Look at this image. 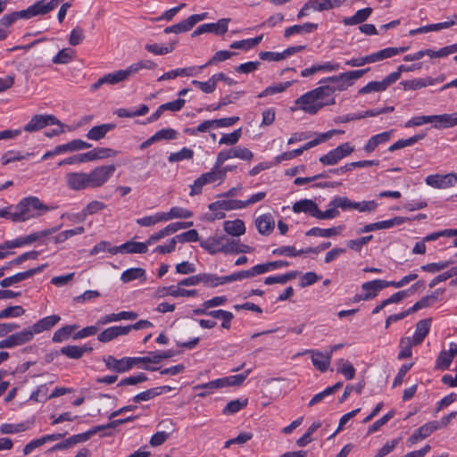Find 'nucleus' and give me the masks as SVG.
Masks as SVG:
<instances>
[{"mask_svg":"<svg viewBox=\"0 0 457 457\" xmlns=\"http://www.w3.org/2000/svg\"><path fill=\"white\" fill-rule=\"evenodd\" d=\"M115 170V166L112 164L98 166L88 173L70 172L65 176L66 185L73 191L100 187L109 180Z\"/></svg>","mask_w":457,"mask_h":457,"instance_id":"nucleus-1","label":"nucleus"},{"mask_svg":"<svg viewBox=\"0 0 457 457\" xmlns=\"http://www.w3.org/2000/svg\"><path fill=\"white\" fill-rule=\"evenodd\" d=\"M50 210L51 208L44 204L38 197H25L14 206L12 221L24 222L30 219L38 218Z\"/></svg>","mask_w":457,"mask_h":457,"instance_id":"nucleus-2","label":"nucleus"},{"mask_svg":"<svg viewBox=\"0 0 457 457\" xmlns=\"http://www.w3.org/2000/svg\"><path fill=\"white\" fill-rule=\"evenodd\" d=\"M369 71L370 68L346 71L337 76L326 78L320 80V83H329L332 85L334 91H343L345 90L348 86H351L354 80L361 78Z\"/></svg>","mask_w":457,"mask_h":457,"instance_id":"nucleus-3","label":"nucleus"},{"mask_svg":"<svg viewBox=\"0 0 457 457\" xmlns=\"http://www.w3.org/2000/svg\"><path fill=\"white\" fill-rule=\"evenodd\" d=\"M250 373L251 370H247L241 374L232 375L222 378H218L205 384L196 385L194 386V389H218L226 386H239L244 383Z\"/></svg>","mask_w":457,"mask_h":457,"instance_id":"nucleus-4","label":"nucleus"},{"mask_svg":"<svg viewBox=\"0 0 457 457\" xmlns=\"http://www.w3.org/2000/svg\"><path fill=\"white\" fill-rule=\"evenodd\" d=\"M295 104H296L297 107H291L292 111H296L299 109L308 114L314 115L327 104L320 101L317 96L312 94V91H309L298 97L295 101Z\"/></svg>","mask_w":457,"mask_h":457,"instance_id":"nucleus-5","label":"nucleus"},{"mask_svg":"<svg viewBox=\"0 0 457 457\" xmlns=\"http://www.w3.org/2000/svg\"><path fill=\"white\" fill-rule=\"evenodd\" d=\"M216 181H224V174L220 172L219 169H215V166L213 165V168L209 172L202 174L194 181V184L190 186L191 190L189 195L191 196L200 195L204 185L214 183Z\"/></svg>","mask_w":457,"mask_h":457,"instance_id":"nucleus-6","label":"nucleus"},{"mask_svg":"<svg viewBox=\"0 0 457 457\" xmlns=\"http://www.w3.org/2000/svg\"><path fill=\"white\" fill-rule=\"evenodd\" d=\"M62 0H39L27 9L22 10L24 19H30L37 15H45L54 10Z\"/></svg>","mask_w":457,"mask_h":457,"instance_id":"nucleus-7","label":"nucleus"},{"mask_svg":"<svg viewBox=\"0 0 457 457\" xmlns=\"http://www.w3.org/2000/svg\"><path fill=\"white\" fill-rule=\"evenodd\" d=\"M49 125L63 127V124L52 114H37L31 118L28 124L25 125L24 130L27 132H35Z\"/></svg>","mask_w":457,"mask_h":457,"instance_id":"nucleus-8","label":"nucleus"},{"mask_svg":"<svg viewBox=\"0 0 457 457\" xmlns=\"http://www.w3.org/2000/svg\"><path fill=\"white\" fill-rule=\"evenodd\" d=\"M209 210L214 213L209 220H221L225 217L223 211L241 209L240 200H219L209 204Z\"/></svg>","mask_w":457,"mask_h":457,"instance_id":"nucleus-9","label":"nucleus"},{"mask_svg":"<svg viewBox=\"0 0 457 457\" xmlns=\"http://www.w3.org/2000/svg\"><path fill=\"white\" fill-rule=\"evenodd\" d=\"M131 77L129 67L101 77L96 83L91 85V90L96 91L104 84L115 85Z\"/></svg>","mask_w":457,"mask_h":457,"instance_id":"nucleus-10","label":"nucleus"},{"mask_svg":"<svg viewBox=\"0 0 457 457\" xmlns=\"http://www.w3.org/2000/svg\"><path fill=\"white\" fill-rule=\"evenodd\" d=\"M229 19H220L216 23H205L199 26L193 31L192 37H196L204 33H214L223 35L228 31Z\"/></svg>","mask_w":457,"mask_h":457,"instance_id":"nucleus-11","label":"nucleus"},{"mask_svg":"<svg viewBox=\"0 0 457 457\" xmlns=\"http://www.w3.org/2000/svg\"><path fill=\"white\" fill-rule=\"evenodd\" d=\"M147 251L148 245L146 241L145 243L128 241L119 246H113L108 249V252L112 254L117 253H145Z\"/></svg>","mask_w":457,"mask_h":457,"instance_id":"nucleus-12","label":"nucleus"},{"mask_svg":"<svg viewBox=\"0 0 457 457\" xmlns=\"http://www.w3.org/2000/svg\"><path fill=\"white\" fill-rule=\"evenodd\" d=\"M456 182L457 175L455 173H448L445 175L435 174L426 178V183L436 188H446L453 186Z\"/></svg>","mask_w":457,"mask_h":457,"instance_id":"nucleus-13","label":"nucleus"},{"mask_svg":"<svg viewBox=\"0 0 457 457\" xmlns=\"http://www.w3.org/2000/svg\"><path fill=\"white\" fill-rule=\"evenodd\" d=\"M437 430V421L433 420L428 422L418 429L408 438L407 444L409 446L415 445L419 440H422L429 436L434 431Z\"/></svg>","mask_w":457,"mask_h":457,"instance_id":"nucleus-14","label":"nucleus"},{"mask_svg":"<svg viewBox=\"0 0 457 457\" xmlns=\"http://www.w3.org/2000/svg\"><path fill=\"white\" fill-rule=\"evenodd\" d=\"M104 361L107 369L112 371L124 373L131 370L129 357H123L118 360L112 355H108L104 358Z\"/></svg>","mask_w":457,"mask_h":457,"instance_id":"nucleus-15","label":"nucleus"},{"mask_svg":"<svg viewBox=\"0 0 457 457\" xmlns=\"http://www.w3.org/2000/svg\"><path fill=\"white\" fill-rule=\"evenodd\" d=\"M387 281L382 279H375L372 281L365 282L361 285V289L364 292V300L374 298L378 292L387 287Z\"/></svg>","mask_w":457,"mask_h":457,"instance_id":"nucleus-16","label":"nucleus"},{"mask_svg":"<svg viewBox=\"0 0 457 457\" xmlns=\"http://www.w3.org/2000/svg\"><path fill=\"white\" fill-rule=\"evenodd\" d=\"M307 352L312 354V361L316 369L321 372H325L328 369L331 361V353L324 354L319 351L313 350Z\"/></svg>","mask_w":457,"mask_h":457,"instance_id":"nucleus-17","label":"nucleus"},{"mask_svg":"<svg viewBox=\"0 0 457 457\" xmlns=\"http://www.w3.org/2000/svg\"><path fill=\"white\" fill-rule=\"evenodd\" d=\"M118 151L112 148L96 147L91 151L84 153V157L86 158L87 162H92L95 160L114 157L118 155Z\"/></svg>","mask_w":457,"mask_h":457,"instance_id":"nucleus-18","label":"nucleus"},{"mask_svg":"<svg viewBox=\"0 0 457 457\" xmlns=\"http://www.w3.org/2000/svg\"><path fill=\"white\" fill-rule=\"evenodd\" d=\"M157 295L160 297L171 295L174 297H190L197 295L196 290H187L183 288H175L173 286L160 287L157 290Z\"/></svg>","mask_w":457,"mask_h":457,"instance_id":"nucleus-19","label":"nucleus"},{"mask_svg":"<svg viewBox=\"0 0 457 457\" xmlns=\"http://www.w3.org/2000/svg\"><path fill=\"white\" fill-rule=\"evenodd\" d=\"M128 334V328L125 326H114L110 327L101 332L97 339L102 343H107L109 341L113 340L119 336H123Z\"/></svg>","mask_w":457,"mask_h":457,"instance_id":"nucleus-20","label":"nucleus"},{"mask_svg":"<svg viewBox=\"0 0 457 457\" xmlns=\"http://www.w3.org/2000/svg\"><path fill=\"white\" fill-rule=\"evenodd\" d=\"M258 232L262 235H270L275 227V220L270 214H263L255 220Z\"/></svg>","mask_w":457,"mask_h":457,"instance_id":"nucleus-21","label":"nucleus"},{"mask_svg":"<svg viewBox=\"0 0 457 457\" xmlns=\"http://www.w3.org/2000/svg\"><path fill=\"white\" fill-rule=\"evenodd\" d=\"M317 209L318 204L311 199H303L297 201L293 204L292 207L293 212L295 213L304 212L314 218L316 216Z\"/></svg>","mask_w":457,"mask_h":457,"instance_id":"nucleus-22","label":"nucleus"},{"mask_svg":"<svg viewBox=\"0 0 457 457\" xmlns=\"http://www.w3.org/2000/svg\"><path fill=\"white\" fill-rule=\"evenodd\" d=\"M430 325V319H424L417 322L415 334L412 337L414 345H419L423 342L429 332Z\"/></svg>","mask_w":457,"mask_h":457,"instance_id":"nucleus-23","label":"nucleus"},{"mask_svg":"<svg viewBox=\"0 0 457 457\" xmlns=\"http://www.w3.org/2000/svg\"><path fill=\"white\" fill-rule=\"evenodd\" d=\"M93 350L92 346L85 345L83 346L78 345H66L61 348L60 353L71 359H79L85 353H89Z\"/></svg>","mask_w":457,"mask_h":457,"instance_id":"nucleus-24","label":"nucleus"},{"mask_svg":"<svg viewBox=\"0 0 457 457\" xmlns=\"http://www.w3.org/2000/svg\"><path fill=\"white\" fill-rule=\"evenodd\" d=\"M60 320L61 318L58 315H50L39 320L31 328L35 334H39L54 327Z\"/></svg>","mask_w":457,"mask_h":457,"instance_id":"nucleus-25","label":"nucleus"},{"mask_svg":"<svg viewBox=\"0 0 457 457\" xmlns=\"http://www.w3.org/2000/svg\"><path fill=\"white\" fill-rule=\"evenodd\" d=\"M115 128L113 123H105L98 126H94L87 133V137L90 140L98 141L104 138L106 134Z\"/></svg>","mask_w":457,"mask_h":457,"instance_id":"nucleus-26","label":"nucleus"},{"mask_svg":"<svg viewBox=\"0 0 457 457\" xmlns=\"http://www.w3.org/2000/svg\"><path fill=\"white\" fill-rule=\"evenodd\" d=\"M392 134L393 130H389L372 136L364 146L365 152L372 153L378 145L388 142Z\"/></svg>","mask_w":457,"mask_h":457,"instance_id":"nucleus-27","label":"nucleus"},{"mask_svg":"<svg viewBox=\"0 0 457 457\" xmlns=\"http://www.w3.org/2000/svg\"><path fill=\"white\" fill-rule=\"evenodd\" d=\"M225 239V237H212L201 241L200 245L211 254H216L221 253V245H223Z\"/></svg>","mask_w":457,"mask_h":457,"instance_id":"nucleus-28","label":"nucleus"},{"mask_svg":"<svg viewBox=\"0 0 457 457\" xmlns=\"http://www.w3.org/2000/svg\"><path fill=\"white\" fill-rule=\"evenodd\" d=\"M371 13H372V8L366 7V8L357 11L355 12V14L351 17L344 18L343 22L346 26L361 24L363 21H365L370 17V15Z\"/></svg>","mask_w":457,"mask_h":457,"instance_id":"nucleus-29","label":"nucleus"},{"mask_svg":"<svg viewBox=\"0 0 457 457\" xmlns=\"http://www.w3.org/2000/svg\"><path fill=\"white\" fill-rule=\"evenodd\" d=\"M434 127L436 129H447L457 125L456 113H445L434 115Z\"/></svg>","mask_w":457,"mask_h":457,"instance_id":"nucleus-30","label":"nucleus"},{"mask_svg":"<svg viewBox=\"0 0 457 457\" xmlns=\"http://www.w3.org/2000/svg\"><path fill=\"white\" fill-rule=\"evenodd\" d=\"M343 226L332 227L329 228H312L309 229L305 235L308 237H330L333 236H337L343 230Z\"/></svg>","mask_w":457,"mask_h":457,"instance_id":"nucleus-31","label":"nucleus"},{"mask_svg":"<svg viewBox=\"0 0 457 457\" xmlns=\"http://www.w3.org/2000/svg\"><path fill=\"white\" fill-rule=\"evenodd\" d=\"M224 230L234 237H239L244 235L245 232V226L243 220H227L223 223Z\"/></svg>","mask_w":457,"mask_h":457,"instance_id":"nucleus-32","label":"nucleus"},{"mask_svg":"<svg viewBox=\"0 0 457 457\" xmlns=\"http://www.w3.org/2000/svg\"><path fill=\"white\" fill-rule=\"evenodd\" d=\"M318 28L317 23L306 22L302 25H294L285 29V37H289L294 34L312 33Z\"/></svg>","mask_w":457,"mask_h":457,"instance_id":"nucleus-33","label":"nucleus"},{"mask_svg":"<svg viewBox=\"0 0 457 457\" xmlns=\"http://www.w3.org/2000/svg\"><path fill=\"white\" fill-rule=\"evenodd\" d=\"M406 47H387L371 54L373 62L390 58L406 51Z\"/></svg>","mask_w":457,"mask_h":457,"instance_id":"nucleus-34","label":"nucleus"},{"mask_svg":"<svg viewBox=\"0 0 457 457\" xmlns=\"http://www.w3.org/2000/svg\"><path fill=\"white\" fill-rule=\"evenodd\" d=\"M439 293H442V291L437 289L435 293L422 297L420 300L416 302L413 306L409 308L408 311L411 314L420 309L428 307L429 305H431L432 303H434L437 301V295Z\"/></svg>","mask_w":457,"mask_h":457,"instance_id":"nucleus-35","label":"nucleus"},{"mask_svg":"<svg viewBox=\"0 0 457 457\" xmlns=\"http://www.w3.org/2000/svg\"><path fill=\"white\" fill-rule=\"evenodd\" d=\"M432 78L426 77L422 79H414L410 80L402 81L401 84L404 90H417L428 86H431Z\"/></svg>","mask_w":457,"mask_h":457,"instance_id":"nucleus-36","label":"nucleus"},{"mask_svg":"<svg viewBox=\"0 0 457 457\" xmlns=\"http://www.w3.org/2000/svg\"><path fill=\"white\" fill-rule=\"evenodd\" d=\"M123 283H129L135 279H145V270L142 268H131L125 270L120 277Z\"/></svg>","mask_w":457,"mask_h":457,"instance_id":"nucleus-37","label":"nucleus"},{"mask_svg":"<svg viewBox=\"0 0 457 457\" xmlns=\"http://www.w3.org/2000/svg\"><path fill=\"white\" fill-rule=\"evenodd\" d=\"M425 137V134H417L406 139H400L391 145L388 148V151L394 152L406 146H410L417 143L418 141L423 139Z\"/></svg>","mask_w":457,"mask_h":457,"instance_id":"nucleus-38","label":"nucleus"},{"mask_svg":"<svg viewBox=\"0 0 457 457\" xmlns=\"http://www.w3.org/2000/svg\"><path fill=\"white\" fill-rule=\"evenodd\" d=\"M47 266H48L47 263H44V264L39 265V266H37L36 268H32V269H29L28 270H25V271L15 273L14 275H12L15 284L20 283V282H21V281H23L25 279H28V278L33 277L34 275H36L37 273H40Z\"/></svg>","mask_w":457,"mask_h":457,"instance_id":"nucleus-39","label":"nucleus"},{"mask_svg":"<svg viewBox=\"0 0 457 457\" xmlns=\"http://www.w3.org/2000/svg\"><path fill=\"white\" fill-rule=\"evenodd\" d=\"M331 205H334L337 210L338 208L343 211L355 210V207H358V202H353L345 196H336L331 201Z\"/></svg>","mask_w":457,"mask_h":457,"instance_id":"nucleus-40","label":"nucleus"},{"mask_svg":"<svg viewBox=\"0 0 457 457\" xmlns=\"http://www.w3.org/2000/svg\"><path fill=\"white\" fill-rule=\"evenodd\" d=\"M337 372L345 376L347 380H351L355 376L354 367L346 360L340 359L337 361Z\"/></svg>","mask_w":457,"mask_h":457,"instance_id":"nucleus-41","label":"nucleus"},{"mask_svg":"<svg viewBox=\"0 0 457 457\" xmlns=\"http://www.w3.org/2000/svg\"><path fill=\"white\" fill-rule=\"evenodd\" d=\"M343 133V131L337 130V129H331L326 133L320 134L318 137H316L313 140H311L307 143H305L302 148L303 151L309 150L312 147H314L318 145L319 144L325 142L326 140L329 139L333 135Z\"/></svg>","mask_w":457,"mask_h":457,"instance_id":"nucleus-42","label":"nucleus"},{"mask_svg":"<svg viewBox=\"0 0 457 457\" xmlns=\"http://www.w3.org/2000/svg\"><path fill=\"white\" fill-rule=\"evenodd\" d=\"M412 345H414L413 340L411 337H403L399 343V347L401 350L398 353V359L403 360V359L411 357V354H412L411 346Z\"/></svg>","mask_w":457,"mask_h":457,"instance_id":"nucleus-43","label":"nucleus"},{"mask_svg":"<svg viewBox=\"0 0 457 457\" xmlns=\"http://www.w3.org/2000/svg\"><path fill=\"white\" fill-rule=\"evenodd\" d=\"M176 42L170 43L168 46H161L157 44H146L145 48L156 55H163L171 53L175 48Z\"/></svg>","mask_w":457,"mask_h":457,"instance_id":"nucleus-44","label":"nucleus"},{"mask_svg":"<svg viewBox=\"0 0 457 457\" xmlns=\"http://www.w3.org/2000/svg\"><path fill=\"white\" fill-rule=\"evenodd\" d=\"M75 52L71 48H63L53 58V62L55 64H66L71 62L74 58Z\"/></svg>","mask_w":457,"mask_h":457,"instance_id":"nucleus-45","label":"nucleus"},{"mask_svg":"<svg viewBox=\"0 0 457 457\" xmlns=\"http://www.w3.org/2000/svg\"><path fill=\"white\" fill-rule=\"evenodd\" d=\"M297 275H298L297 271H290V272H287L283 275L268 277L264 279V283L266 285H272L275 283L286 284L287 281L295 278Z\"/></svg>","mask_w":457,"mask_h":457,"instance_id":"nucleus-46","label":"nucleus"},{"mask_svg":"<svg viewBox=\"0 0 457 457\" xmlns=\"http://www.w3.org/2000/svg\"><path fill=\"white\" fill-rule=\"evenodd\" d=\"M230 158H238L244 161H251L253 157V153L246 147L235 146L229 148Z\"/></svg>","mask_w":457,"mask_h":457,"instance_id":"nucleus-47","label":"nucleus"},{"mask_svg":"<svg viewBox=\"0 0 457 457\" xmlns=\"http://www.w3.org/2000/svg\"><path fill=\"white\" fill-rule=\"evenodd\" d=\"M194 156V151L187 147H183L181 150L176 153H172L169 155L168 161L170 162H179L184 160H190Z\"/></svg>","mask_w":457,"mask_h":457,"instance_id":"nucleus-48","label":"nucleus"},{"mask_svg":"<svg viewBox=\"0 0 457 457\" xmlns=\"http://www.w3.org/2000/svg\"><path fill=\"white\" fill-rule=\"evenodd\" d=\"M106 207L105 204L97 200L91 201L87 204V205L83 209L81 212L82 218L80 220H84L87 215L95 214Z\"/></svg>","mask_w":457,"mask_h":457,"instance_id":"nucleus-49","label":"nucleus"},{"mask_svg":"<svg viewBox=\"0 0 457 457\" xmlns=\"http://www.w3.org/2000/svg\"><path fill=\"white\" fill-rule=\"evenodd\" d=\"M292 85L291 81H286L276 85L266 87L262 93L259 94L258 97L262 98L270 95H275L284 92L287 87Z\"/></svg>","mask_w":457,"mask_h":457,"instance_id":"nucleus-50","label":"nucleus"},{"mask_svg":"<svg viewBox=\"0 0 457 457\" xmlns=\"http://www.w3.org/2000/svg\"><path fill=\"white\" fill-rule=\"evenodd\" d=\"M76 328L77 326L75 325H67L60 328L54 333L52 340L55 343H60L68 339Z\"/></svg>","mask_w":457,"mask_h":457,"instance_id":"nucleus-51","label":"nucleus"},{"mask_svg":"<svg viewBox=\"0 0 457 457\" xmlns=\"http://www.w3.org/2000/svg\"><path fill=\"white\" fill-rule=\"evenodd\" d=\"M379 162L378 160H370V161H359L353 162L351 163H347L345 166L340 168H337V172H347L350 171L353 168H364L370 167L373 165H378Z\"/></svg>","mask_w":457,"mask_h":457,"instance_id":"nucleus-52","label":"nucleus"},{"mask_svg":"<svg viewBox=\"0 0 457 457\" xmlns=\"http://www.w3.org/2000/svg\"><path fill=\"white\" fill-rule=\"evenodd\" d=\"M289 265V262L287 261H273V262H268L265 263L257 264L258 270L260 274L266 273L270 270H274L277 269H279L281 267H287Z\"/></svg>","mask_w":457,"mask_h":457,"instance_id":"nucleus-53","label":"nucleus"},{"mask_svg":"<svg viewBox=\"0 0 457 457\" xmlns=\"http://www.w3.org/2000/svg\"><path fill=\"white\" fill-rule=\"evenodd\" d=\"M346 0H323L320 3H315L313 9L317 12L328 11L338 8L345 4Z\"/></svg>","mask_w":457,"mask_h":457,"instance_id":"nucleus-54","label":"nucleus"},{"mask_svg":"<svg viewBox=\"0 0 457 457\" xmlns=\"http://www.w3.org/2000/svg\"><path fill=\"white\" fill-rule=\"evenodd\" d=\"M420 283V282H417V283L413 284L411 288H409L407 290L399 291V292H396L394 295H392L389 298L386 299L387 305L390 303H400L404 298L408 297L410 295V294L418 287Z\"/></svg>","mask_w":457,"mask_h":457,"instance_id":"nucleus-55","label":"nucleus"},{"mask_svg":"<svg viewBox=\"0 0 457 457\" xmlns=\"http://www.w3.org/2000/svg\"><path fill=\"white\" fill-rule=\"evenodd\" d=\"M303 253H305L304 249L296 250L295 246L290 245L280 246L272 250V254L274 255H285L288 257H295Z\"/></svg>","mask_w":457,"mask_h":457,"instance_id":"nucleus-56","label":"nucleus"},{"mask_svg":"<svg viewBox=\"0 0 457 457\" xmlns=\"http://www.w3.org/2000/svg\"><path fill=\"white\" fill-rule=\"evenodd\" d=\"M242 135V129L239 128L229 134H224L220 141V145H233L238 142Z\"/></svg>","mask_w":457,"mask_h":457,"instance_id":"nucleus-57","label":"nucleus"},{"mask_svg":"<svg viewBox=\"0 0 457 457\" xmlns=\"http://www.w3.org/2000/svg\"><path fill=\"white\" fill-rule=\"evenodd\" d=\"M453 263V261H445L440 262H432L428 263L425 265H422L420 269L424 271L429 272V273H436L444 269L448 268L450 265Z\"/></svg>","mask_w":457,"mask_h":457,"instance_id":"nucleus-58","label":"nucleus"},{"mask_svg":"<svg viewBox=\"0 0 457 457\" xmlns=\"http://www.w3.org/2000/svg\"><path fill=\"white\" fill-rule=\"evenodd\" d=\"M246 405H247L246 399L243 400V401H241L239 399L232 400L228 403V404L223 409L222 412L224 414L236 413V412L239 411L241 409H243L244 407H245Z\"/></svg>","mask_w":457,"mask_h":457,"instance_id":"nucleus-59","label":"nucleus"},{"mask_svg":"<svg viewBox=\"0 0 457 457\" xmlns=\"http://www.w3.org/2000/svg\"><path fill=\"white\" fill-rule=\"evenodd\" d=\"M156 67V63L150 61V60H143L140 62H137L136 63H133L129 66V71L131 73V76L137 74L140 70L146 69V70H154Z\"/></svg>","mask_w":457,"mask_h":457,"instance_id":"nucleus-60","label":"nucleus"},{"mask_svg":"<svg viewBox=\"0 0 457 457\" xmlns=\"http://www.w3.org/2000/svg\"><path fill=\"white\" fill-rule=\"evenodd\" d=\"M386 88L383 81H371L359 90L360 95L370 94L371 92H382Z\"/></svg>","mask_w":457,"mask_h":457,"instance_id":"nucleus-61","label":"nucleus"},{"mask_svg":"<svg viewBox=\"0 0 457 457\" xmlns=\"http://www.w3.org/2000/svg\"><path fill=\"white\" fill-rule=\"evenodd\" d=\"M338 153L339 152H337L335 148L329 151L327 154L321 156L320 158V162L323 165H335L342 160V157Z\"/></svg>","mask_w":457,"mask_h":457,"instance_id":"nucleus-62","label":"nucleus"},{"mask_svg":"<svg viewBox=\"0 0 457 457\" xmlns=\"http://www.w3.org/2000/svg\"><path fill=\"white\" fill-rule=\"evenodd\" d=\"M176 238V242L179 243H189V242H196L199 240V235L197 230L190 229L179 235L174 237Z\"/></svg>","mask_w":457,"mask_h":457,"instance_id":"nucleus-63","label":"nucleus"},{"mask_svg":"<svg viewBox=\"0 0 457 457\" xmlns=\"http://www.w3.org/2000/svg\"><path fill=\"white\" fill-rule=\"evenodd\" d=\"M322 84V86L311 90L312 94L315 95L320 101H321L326 96H331L335 92L334 88L332 87V85L328 83Z\"/></svg>","mask_w":457,"mask_h":457,"instance_id":"nucleus-64","label":"nucleus"}]
</instances>
